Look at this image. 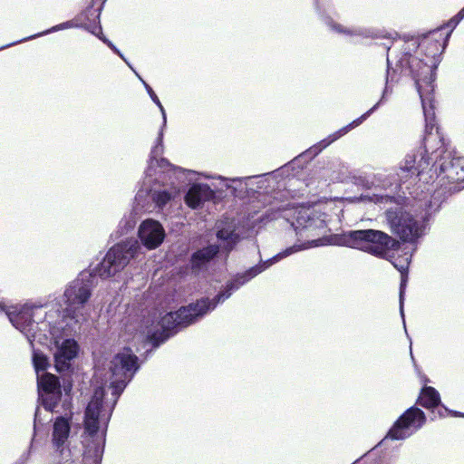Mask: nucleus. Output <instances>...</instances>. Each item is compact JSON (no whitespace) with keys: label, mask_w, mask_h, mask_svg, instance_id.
<instances>
[{"label":"nucleus","mask_w":464,"mask_h":464,"mask_svg":"<svg viewBox=\"0 0 464 464\" xmlns=\"http://www.w3.org/2000/svg\"><path fill=\"white\" fill-rule=\"evenodd\" d=\"M173 196L168 190L155 191L152 194L153 202L160 208L165 207L171 199Z\"/></svg>","instance_id":"nucleus-23"},{"label":"nucleus","mask_w":464,"mask_h":464,"mask_svg":"<svg viewBox=\"0 0 464 464\" xmlns=\"http://www.w3.org/2000/svg\"><path fill=\"white\" fill-rule=\"evenodd\" d=\"M203 192V185L193 184L187 194L185 195L184 200L188 207L196 208L201 200Z\"/></svg>","instance_id":"nucleus-20"},{"label":"nucleus","mask_w":464,"mask_h":464,"mask_svg":"<svg viewBox=\"0 0 464 464\" xmlns=\"http://www.w3.org/2000/svg\"><path fill=\"white\" fill-rule=\"evenodd\" d=\"M37 386L41 394L42 405L50 412L54 411L62 400V386L57 376L44 372L37 377Z\"/></svg>","instance_id":"nucleus-9"},{"label":"nucleus","mask_w":464,"mask_h":464,"mask_svg":"<svg viewBox=\"0 0 464 464\" xmlns=\"http://www.w3.org/2000/svg\"><path fill=\"white\" fill-rule=\"evenodd\" d=\"M339 245L356 248L378 257L399 246V242L387 233L376 229L351 230L342 234Z\"/></svg>","instance_id":"nucleus-4"},{"label":"nucleus","mask_w":464,"mask_h":464,"mask_svg":"<svg viewBox=\"0 0 464 464\" xmlns=\"http://www.w3.org/2000/svg\"><path fill=\"white\" fill-rule=\"evenodd\" d=\"M449 37H450V34H447V36H446V38L444 40V43H443V46L446 44V42L448 41Z\"/></svg>","instance_id":"nucleus-41"},{"label":"nucleus","mask_w":464,"mask_h":464,"mask_svg":"<svg viewBox=\"0 0 464 464\" xmlns=\"http://www.w3.org/2000/svg\"><path fill=\"white\" fill-rule=\"evenodd\" d=\"M138 251L136 244L121 242L109 249L103 260L96 267V273L104 278L113 276L122 270Z\"/></svg>","instance_id":"nucleus-7"},{"label":"nucleus","mask_w":464,"mask_h":464,"mask_svg":"<svg viewBox=\"0 0 464 464\" xmlns=\"http://www.w3.org/2000/svg\"><path fill=\"white\" fill-rule=\"evenodd\" d=\"M388 37L391 38V39H394V37H393V35L392 34H390Z\"/></svg>","instance_id":"nucleus-42"},{"label":"nucleus","mask_w":464,"mask_h":464,"mask_svg":"<svg viewBox=\"0 0 464 464\" xmlns=\"http://www.w3.org/2000/svg\"><path fill=\"white\" fill-rule=\"evenodd\" d=\"M407 280H408L407 273L401 274L399 301H400V314L402 317L404 325H405V320H404L403 305H404V294H405V287H406Z\"/></svg>","instance_id":"nucleus-24"},{"label":"nucleus","mask_w":464,"mask_h":464,"mask_svg":"<svg viewBox=\"0 0 464 464\" xmlns=\"http://www.w3.org/2000/svg\"><path fill=\"white\" fill-rule=\"evenodd\" d=\"M227 179L221 176H211L205 173V202H212L214 205L222 204L227 197V192L232 187ZM236 191L237 188H233Z\"/></svg>","instance_id":"nucleus-13"},{"label":"nucleus","mask_w":464,"mask_h":464,"mask_svg":"<svg viewBox=\"0 0 464 464\" xmlns=\"http://www.w3.org/2000/svg\"><path fill=\"white\" fill-rule=\"evenodd\" d=\"M462 19L463 18H459V13H458V14L450 20L448 26L454 28Z\"/></svg>","instance_id":"nucleus-35"},{"label":"nucleus","mask_w":464,"mask_h":464,"mask_svg":"<svg viewBox=\"0 0 464 464\" xmlns=\"http://www.w3.org/2000/svg\"><path fill=\"white\" fill-rule=\"evenodd\" d=\"M203 314V304L198 300L196 304H189L187 306L180 307L176 312L167 313L162 316V324L167 328L174 327L177 332L183 327L188 326L194 320Z\"/></svg>","instance_id":"nucleus-11"},{"label":"nucleus","mask_w":464,"mask_h":464,"mask_svg":"<svg viewBox=\"0 0 464 464\" xmlns=\"http://www.w3.org/2000/svg\"><path fill=\"white\" fill-rule=\"evenodd\" d=\"M302 249H304L303 245H294L266 261H260L257 265L250 267L244 273L237 274L231 281L227 284L225 290L219 292L212 300L205 298V314L214 310L218 304L223 303L226 299H227L233 292L270 267L272 265Z\"/></svg>","instance_id":"nucleus-5"},{"label":"nucleus","mask_w":464,"mask_h":464,"mask_svg":"<svg viewBox=\"0 0 464 464\" xmlns=\"http://www.w3.org/2000/svg\"><path fill=\"white\" fill-rule=\"evenodd\" d=\"M442 407H443V411H439L440 417H445L447 412L450 413L454 417H464V413H461L459 411H450L448 408H446L445 406H442Z\"/></svg>","instance_id":"nucleus-32"},{"label":"nucleus","mask_w":464,"mask_h":464,"mask_svg":"<svg viewBox=\"0 0 464 464\" xmlns=\"http://www.w3.org/2000/svg\"><path fill=\"white\" fill-rule=\"evenodd\" d=\"M139 237L148 249H155L162 243L165 232L160 222L147 219L140 226Z\"/></svg>","instance_id":"nucleus-15"},{"label":"nucleus","mask_w":464,"mask_h":464,"mask_svg":"<svg viewBox=\"0 0 464 464\" xmlns=\"http://www.w3.org/2000/svg\"><path fill=\"white\" fill-rule=\"evenodd\" d=\"M158 166L161 169H166L169 167L174 169V166L171 165L169 161L165 158H161L160 160H158Z\"/></svg>","instance_id":"nucleus-34"},{"label":"nucleus","mask_w":464,"mask_h":464,"mask_svg":"<svg viewBox=\"0 0 464 464\" xmlns=\"http://www.w3.org/2000/svg\"><path fill=\"white\" fill-rule=\"evenodd\" d=\"M33 363L37 373L45 371L49 366L48 358L42 352L34 351L33 354Z\"/></svg>","instance_id":"nucleus-22"},{"label":"nucleus","mask_w":464,"mask_h":464,"mask_svg":"<svg viewBox=\"0 0 464 464\" xmlns=\"http://www.w3.org/2000/svg\"><path fill=\"white\" fill-rule=\"evenodd\" d=\"M262 175H256V176H247V177H244V178H234V179H230L229 180L233 183H239L240 185L242 184V182L245 183V186H246V189H247V186H248V181L250 179H252L253 178H259L261 177Z\"/></svg>","instance_id":"nucleus-31"},{"label":"nucleus","mask_w":464,"mask_h":464,"mask_svg":"<svg viewBox=\"0 0 464 464\" xmlns=\"http://www.w3.org/2000/svg\"><path fill=\"white\" fill-rule=\"evenodd\" d=\"M58 353H60V358L62 357L63 360H72L78 353L76 342L73 340H65L59 349Z\"/></svg>","instance_id":"nucleus-21"},{"label":"nucleus","mask_w":464,"mask_h":464,"mask_svg":"<svg viewBox=\"0 0 464 464\" xmlns=\"http://www.w3.org/2000/svg\"><path fill=\"white\" fill-rule=\"evenodd\" d=\"M60 464H76V463L72 459H66L63 463H60Z\"/></svg>","instance_id":"nucleus-38"},{"label":"nucleus","mask_w":464,"mask_h":464,"mask_svg":"<svg viewBox=\"0 0 464 464\" xmlns=\"http://www.w3.org/2000/svg\"><path fill=\"white\" fill-rule=\"evenodd\" d=\"M91 285L82 279L72 281L64 291L66 303L65 311L71 318H76L78 310L83 306L91 297Z\"/></svg>","instance_id":"nucleus-10"},{"label":"nucleus","mask_w":464,"mask_h":464,"mask_svg":"<svg viewBox=\"0 0 464 464\" xmlns=\"http://www.w3.org/2000/svg\"><path fill=\"white\" fill-rule=\"evenodd\" d=\"M295 226L298 233L303 229L315 232L316 230L324 229L326 223L322 215L315 212L313 208H307L298 211Z\"/></svg>","instance_id":"nucleus-16"},{"label":"nucleus","mask_w":464,"mask_h":464,"mask_svg":"<svg viewBox=\"0 0 464 464\" xmlns=\"http://www.w3.org/2000/svg\"><path fill=\"white\" fill-rule=\"evenodd\" d=\"M440 32V29L429 33L419 44L421 49H425L426 60L405 53L397 62V67L401 69V72L411 75L415 82V86L419 92L424 119H425V133L423 141L427 142L432 135L433 129H436V135L441 140L439 133V128L435 122L434 111V81L435 70L438 64V57L441 44L434 38V35Z\"/></svg>","instance_id":"nucleus-1"},{"label":"nucleus","mask_w":464,"mask_h":464,"mask_svg":"<svg viewBox=\"0 0 464 464\" xmlns=\"http://www.w3.org/2000/svg\"><path fill=\"white\" fill-rule=\"evenodd\" d=\"M392 265L401 274L407 273L410 265L409 257L399 256L392 261Z\"/></svg>","instance_id":"nucleus-26"},{"label":"nucleus","mask_w":464,"mask_h":464,"mask_svg":"<svg viewBox=\"0 0 464 464\" xmlns=\"http://www.w3.org/2000/svg\"><path fill=\"white\" fill-rule=\"evenodd\" d=\"M0 310L1 311H5L6 313V314L9 316L10 320L12 321V317L11 316H12L13 313L10 312V311L5 310V305L4 304H2V303H0Z\"/></svg>","instance_id":"nucleus-37"},{"label":"nucleus","mask_w":464,"mask_h":464,"mask_svg":"<svg viewBox=\"0 0 464 464\" xmlns=\"http://www.w3.org/2000/svg\"><path fill=\"white\" fill-rule=\"evenodd\" d=\"M334 29L340 33H344L350 35H360L363 37H373V34L370 32L369 30H362V29H355V30H343L342 26L340 24H334ZM376 37H379L378 35H375Z\"/></svg>","instance_id":"nucleus-25"},{"label":"nucleus","mask_w":464,"mask_h":464,"mask_svg":"<svg viewBox=\"0 0 464 464\" xmlns=\"http://www.w3.org/2000/svg\"><path fill=\"white\" fill-rule=\"evenodd\" d=\"M144 85H145L146 91L149 93V95L151 98V100L159 106V108L160 109L162 113H164V108H163V106H162L159 97L157 96V94L153 91V89L149 84H147L145 82H144Z\"/></svg>","instance_id":"nucleus-30"},{"label":"nucleus","mask_w":464,"mask_h":464,"mask_svg":"<svg viewBox=\"0 0 464 464\" xmlns=\"http://www.w3.org/2000/svg\"><path fill=\"white\" fill-rule=\"evenodd\" d=\"M83 28H85L87 31L91 32L92 34L98 36L100 39H102L100 34H102V26L100 24V23H92V24H83L82 25Z\"/></svg>","instance_id":"nucleus-27"},{"label":"nucleus","mask_w":464,"mask_h":464,"mask_svg":"<svg viewBox=\"0 0 464 464\" xmlns=\"http://www.w3.org/2000/svg\"><path fill=\"white\" fill-rule=\"evenodd\" d=\"M76 26L73 21H67L63 24H60L53 28V31L61 30V29H66Z\"/></svg>","instance_id":"nucleus-33"},{"label":"nucleus","mask_w":464,"mask_h":464,"mask_svg":"<svg viewBox=\"0 0 464 464\" xmlns=\"http://www.w3.org/2000/svg\"><path fill=\"white\" fill-rule=\"evenodd\" d=\"M459 13V18H464V7Z\"/></svg>","instance_id":"nucleus-39"},{"label":"nucleus","mask_w":464,"mask_h":464,"mask_svg":"<svg viewBox=\"0 0 464 464\" xmlns=\"http://www.w3.org/2000/svg\"><path fill=\"white\" fill-rule=\"evenodd\" d=\"M388 92V87L386 86L382 99L369 111H367L364 114H362L361 117L354 120L353 122H351L349 125L343 127L337 132H335L333 135H330L327 139H324L321 140L318 144L309 148L307 150L303 152L302 154L295 157L293 160L288 162L287 164L284 165L280 169L284 174H286L289 176L290 170L294 171L295 169H303L304 163L305 161H308L314 158L319 152L322 151L324 148H326L328 145H330L332 142L339 139L343 134L347 133L350 130L359 126L362 124L377 108L380 106V104L382 102L385 94Z\"/></svg>","instance_id":"nucleus-6"},{"label":"nucleus","mask_w":464,"mask_h":464,"mask_svg":"<svg viewBox=\"0 0 464 464\" xmlns=\"http://www.w3.org/2000/svg\"><path fill=\"white\" fill-rule=\"evenodd\" d=\"M104 395L103 389H96L84 412V430L92 437L99 431V419L103 407Z\"/></svg>","instance_id":"nucleus-12"},{"label":"nucleus","mask_w":464,"mask_h":464,"mask_svg":"<svg viewBox=\"0 0 464 464\" xmlns=\"http://www.w3.org/2000/svg\"><path fill=\"white\" fill-rule=\"evenodd\" d=\"M71 389H72V385H71V384L68 386V388L64 387V391H65L66 392H70V391H71Z\"/></svg>","instance_id":"nucleus-40"},{"label":"nucleus","mask_w":464,"mask_h":464,"mask_svg":"<svg viewBox=\"0 0 464 464\" xmlns=\"http://www.w3.org/2000/svg\"><path fill=\"white\" fill-rule=\"evenodd\" d=\"M445 190L446 188L436 190L430 200L420 203L419 208L424 207V213L421 211L418 215L421 221L413 218L406 210L404 198L382 197L381 203L392 205L385 211L386 220L392 232L406 242H413L420 237L424 229V222L429 220V218L440 208L445 198H441V195L445 194Z\"/></svg>","instance_id":"nucleus-2"},{"label":"nucleus","mask_w":464,"mask_h":464,"mask_svg":"<svg viewBox=\"0 0 464 464\" xmlns=\"http://www.w3.org/2000/svg\"><path fill=\"white\" fill-rule=\"evenodd\" d=\"M71 417L58 416L53 424L52 444L56 451L63 454L71 433Z\"/></svg>","instance_id":"nucleus-17"},{"label":"nucleus","mask_w":464,"mask_h":464,"mask_svg":"<svg viewBox=\"0 0 464 464\" xmlns=\"http://www.w3.org/2000/svg\"><path fill=\"white\" fill-rule=\"evenodd\" d=\"M426 421L424 412L416 407L409 408L393 424L386 438L404 440L419 430Z\"/></svg>","instance_id":"nucleus-8"},{"label":"nucleus","mask_w":464,"mask_h":464,"mask_svg":"<svg viewBox=\"0 0 464 464\" xmlns=\"http://www.w3.org/2000/svg\"><path fill=\"white\" fill-rule=\"evenodd\" d=\"M393 81V77L391 75V68H390V60L387 58V75H386V82H389V80Z\"/></svg>","instance_id":"nucleus-36"},{"label":"nucleus","mask_w":464,"mask_h":464,"mask_svg":"<svg viewBox=\"0 0 464 464\" xmlns=\"http://www.w3.org/2000/svg\"><path fill=\"white\" fill-rule=\"evenodd\" d=\"M314 1H315V5L318 8V0H314Z\"/></svg>","instance_id":"nucleus-44"},{"label":"nucleus","mask_w":464,"mask_h":464,"mask_svg":"<svg viewBox=\"0 0 464 464\" xmlns=\"http://www.w3.org/2000/svg\"><path fill=\"white\" fill-rule=\"evenodd\" d=\"M161 330L153 332L150 336V340L154 347H158L160 344L168 340L170 336L177 333L174 327L167 328L162 324V318L160 321Z\"/></svg>","instance_id":"nucleus-19"},{"label":"nucleus","mask_w":464,"mask_h":464,"mask_svg":"<svg viewBox=\"0 0 464 464\" xmlns=\"http://www.w3.org/2000/svg\"><path fill=\"white\" fill-rule=\"evenodd\" d=\"M456 188H448V192H450L452 189H455Z\"/></svg>","instance_id":"nucleus-43"},{"label":"nucleus","mask_w":464,"mask_h":464,"mask_svg":"<svg viewBox=\"0 0 464 464\" xmlns=\"http://www.w3.org/2000/svg\"><path fill=\"white\" fill-rule=\"evenodd\" d=\"M55 368L58 372H62L70 366V360H63V358H60V353H56L54 356Z\"/></svg>","instance_id":"nucleus-28"},{"label":"nucleus","mask_w":464,"mask_h":464,"mask_svg":"<svg viewBox=\"0 0 464 464\" xmlns=\"http://www.w3.org/2000/svg\"><path fill=\"white\" fill-rule=\"evenodd\" d=\"M418 403L426 409H433L440 405V394L433 387L426 386L421 390Z\"/></svg>","instance_id":"nucleus-18"},{"label":"nucleus","mask_w":464,"mask_h":464,"mask_svg":"<svg viewBox=\"0 0 464 464\" xmlns=\"http://www.w3.org/2000/svg\"><path fill=\"white\" fill-rule=\"evenodd\" d=\"M191 263L193 268L203 266V249H198L192 255Z\"/></svg>","instance_id":"nucleus-29"},{"label":"nucleus","mask_w":464,"mask_h":464,"mask_svg":"<svg viewBox=\"0 0 464 464\" xmlns=\"http://www.w3.org/2000/svg\"><path fill=\"white\" fill-rule=\"evenodd\" d=\"M138 368V357L132 353L130 348H124L123 352L113 357L111 371L115 377L127 378L131 376Z\"/></svg>","instance_id":"nucleus-14"},{"label":"nucleus","mask_w":464,"mask_h":464,"mask_svg":"<svg viewBox=\"0 0 464 464\" xmlns=\"http://www.w3.org/2000/svg\"><path fill=\"white\" fill-rule=\"evenodd\" d=\"M216 236L219 244H213L205 246V274H209L212 266L222 272L226 266L228 254L240 241V235L237 231L238 222L235 218L224 215L216 222ZM207 275H205V280Z\"/></svg>","instance_id":"nucleus-3"}]
</instances>
